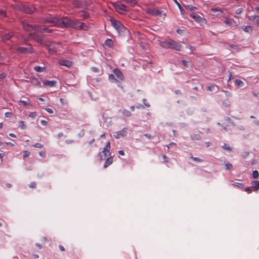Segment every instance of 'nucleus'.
<instances>
[{
	"label": "nucleus",
	"mask_w": 259,
	"mask_h": 259,
	"mask_svg": "<svg viewBox=\"0 0 259 259\" xmlns=\"http://www.w3.org/2000/svg\"><path fill=\"white\" fill-rule=\"evenodd\" d=\"M85 26L84 23L73 21L67 17H63L59 19V25L58 27L64 26L65 27H73L76 29H82Z\"/></svg>",
	"instance_id": "f257e3e1"
},
{
	"label": "nucleus",
	"mask_w": 259,
	"mask_h": 259,
	"mask_svg": "<svg viewBox=\"0 0 259 259\" xmlns=\"http://www.w3.org/2000/svg\"><path fill=\"white\" fill-rule=\"evenodd\" d=\"M161 45L165 49H171L177 51H180L181 48L180 43L171 39L162 42Z\"/></svg>",
	"instance_id": "f03ea898"
},
{
	"label": "nucleus",
	"mask_w": 259,
	"mask_h": 259,
	"mask_svg": "<svg viewBox=\"0 0 259 259\" xmlns=\"http://www.w3.org/2000/svg\"><path fill=\"white\" fill-rule=\"evenodd\" d=\"M110 143L109 142L106 144L103 150L99 153L98 157L100 160H104L108 156L110 155Z\"/></svg>",
	"instance_id": "7ed1b4c3"
},
{
	"label": "nucleus",
	"mask_w": 259,
	"mask_h": 259,
	"mask_svg": "<svg viewBox=\"0 0 259 259\" xmlns=\"http://www.w3.org/2000/svg\"><path fill=\"white\" fill-rule=\"evenodd\" d=\"M21 24L23 26V28L24 30L26 31H37V30L39 28H41V25H31V24H29L24 21H22Z\"/></svg>",
	"instance_id": "20e7f679"
},
{
	"label": "nucleus",
	"mask_w": 259,
	"mask_h": 259,
	"mask_svg": "<svg viewBox=\"0 0 259 259\" xmlns=\"http://www.w3.org/2000/svg\"><path fill=\"white\" fill-rule=\"evenodd\" d=\"M19 10L25 13L32 14L36 10V8L33 6L21 5L19 6Z\"/></svg>",
	"instance_id": "39448f33"
},
{
	"label": "nucleus",
	"mask_w": 259,
	"mask_h": 259,
	"mask_svg": "<svg viewBox=\"0 0 259 259\" xmlns=\"http://www.w3.org/2000/svg\"><path fill=\"white\" fill-rule=\"evenodd\" d=\"M43 22L53 24V26L59 25V19L56 17H48L43 19Z\"/></svg>",
	"instance_id": "423d86ee"
},
{
	"label": "nucleus",
	"mask_w": 259,
	"mask_h": 259,
	"mask_svg": "<svg viewBox=\"0 0 259 259\" xmlns=\"http://www.w3.org/2000/svg\"><path fill=\"white\" fill-rule=\"evenodd\" d=\"M111 22L113 27L118 31H123L125 30V28L119 21L115 19H111Z\"/></svg>",
	"instance_id": "0eeeda50"
},
{
	"label": "nucleus",
	"mask_w": 259,
	"mask_h": 259,
	"mask_svg": "<svg viewBox=\"0 0 259 259\" xmlns=\"http://www.w3.org/2000/svg\"><path fill=\"white\" fill-rule=\"evenodd\" d=\"M18 53L20 54H27L28 53H31L33 52V48L31 45H29V48L25 47H18L17 49Z\"/></svg>",
	"instance_id": "6e6552de"
},
{
	"label": "nucleus",
	"mask_w": 259,
	"mask_h": 259,
	"mask_svg": "<svg viewBox=\"0 0 259 259\" xmlns=\"http://www.w3.org/2000/svg\"><path fill=\"white\" fill-rule=\"evenodd\" d=\"M127 135V128H123L122 130L117 132L114 135L116 139H119L121 137H125Z\"/></svg>",
	"instance_id": "1a4fd4ad"
},
{
	"label": "nucleus",
	"mask_w": 259,
	"mask_h": 259,
	"mask_svg": "<svg viewBox=\"0 0 259 259\" xmlns=\"http://www.w3.org/2000/svg\"><path fill=\"white\" fill-rule=\"evenodd\" d=\"M147 13L153 16H158L161 14V12L157 8H148L147 9Z\"/></svg>",
	"instance_id": "9d476101"
},
{
	"label": "nucleus",
	"mask_w": 259,
	"mask_h": 259,
	"mask_svg": "<svg viewBox=\"0 0 259 259\" xmlns=\"http://www.w3.org/2000/svg\"><path fill=\"white\" fill-rule=\"evenodd\" d=\"M248 19L251 21L252 23L257 27H259V16L254 15L248 16Z\"/></svg>",
	"instance_id": "9b49d317"
},
{
	"label": "nucleus",
	"mask_w": 259,
	"mask_h": 259,
	"mask_svg": "<svg viewBox=\"0 0 259 259\" xmlns=\"http://www.w3.org/2000/svg\"><path fill=\"white\" fill-rule=\"evenodd\" d=\"M190 16L199 23H201L203 21H205V19L203 18L202 17L195 13H192L190 15Z\"/></svg>",
	"instance_id": "f8f14e48"
},
{
	"label": "nucleus",
	"mask_w": 259,
	"mask_h": 259,
	"mask_svg": "<svg viewBox=\"0 0 259 259\" xmlns=\"http://www.w3.org/2000/svg\"><path fill=\"white\" fill-rule=\"evenodd\" d=\"M35 40L36 41H37V42L42 44L47 47H50L52 45V44H51L52 42H51L50 41H45L44 40V39L41 37H40L39 35L36 37V38L35 39Z\"/></svg>",
	"instance_id": "ddd939ff"
},
{
	"label": "nucleus",
	"mask_w": 259,
	"mask_h": 259,
	"mask_svg": "<svg viewBox=\"0 0 259 259\" xmlns=\"http://www.w3.org/2000/svg\"><path fill=\"white\" fill-rule=\"evenodd\" d=\"M115 8L117 11L120 14L126 11V7L122 4H116Z\"/></svg>",
	"instance_id": "4468645a"
},
{
	"label": "nucleus",
	"mask_w": 259,
	"mask_h": 259,
	"mask_svg": "<svg viewBox=\"0 0 259 259\" xmlns=\"http://www.w3.org/2000/svg\"><path fill=\"white\" fill-rule=\"evenodd\" d=\"M59 64L60 65L65 66L68 68H70L72 66V61L67 60H61L59 61Z\"/></svg>",
	"instance_id": "2eb2a0df"
},
{
	"label": "nucleus",
	"mask_w": 259,
	"mask_h": 259,
	"mask_svg": "<svg viewBox=\"0 0 259 259\" xmlns=\"http://www.w3.org/2000/svg\"><path fill=\"white\" fill-rule=\"evenodd\" d=\"M113 72L115 75L121 80L124 79V76L122 72L118 68H115L113 70Z\"/></svg>",
	"instance_id": "dca6fc26"
},
{
	"label": "nucleus",
	"mask_w": 259,
	"mask_h": 259,
	"mask_svg": "<svg viewBox=\"0 0 259 259\" xmlns=\"http://www.w3.org/2000/svg\"><path fill=\"white\" fill-rule=\"evenodd\" d=\"M37 31L40 33H44V32H47V33H52L53 32V30L49 29L48 27H47L45 25H41V28H39Z\"/></svg>",
	"instance_id": "f3484780"
},
{
	"label": "nucleus",
	"mask_w": 259,
	"mask_h": 259,
	"mask_svg": "<svg viewBox=\"0 0 259 259\" xmlns=\"http://www.w3.org/2000/svg\"><path fill=\"white\" fill-rule=\"evenodd\" d=\"M14 35V33L12 32H8L3 35L2 37V40L3 41H6L10 40Z\"/></svg>",
	"instance_id": "a211bd4d"
},
{
	"label": "nucleus",
	"mask_w": 259,
	"mask_h": 259,
	"mask_svg": "<svg viewBox=\"0 0 259 259\" xmlns=\"http://www.w3.org/2000/svg\"><path fill=\"white\" fill-rule=\"evenodd\" d=\"M224 22L228 25L230 26H236V22L235 21L231 18H227Z\"/></svg>",
	"instance_id": "6ab92c4d"
},
{
	"label": "nucleus",
	"mask_w": 259,
	"mask_h": 259,
	"mask_svg": "<svg viewBox=\"0 0 259 259\" xmlns=\"http://www.w3.org/2000/svg\"><path fill=\"white\" fill-rule=\"evenodd\" d=\"M252 188L253 189V190L255 191H257L259 189V181H253L251 183Z\"/></svg>",
	"instance_id": "aec40b11"
},
{
	"label": "nucleus",
	"mask_w": 259,
	"mask_h": 259,
	"mask_svg": "<svg viewBox=\"0 0 259 259\" xmlns=\"http://www.w3.org/2000/svg\"><path fill=\"white\" fill-rule=\"evenodd\" d=\"M113 162V157L110 156L106 160L104 165V167L106 168L108 166H109L110 164H111Z\"/></svg>",
	"instance_id": "412c9836"
},
{
	"label": "nucleus",
	"mask_w": 259,
	"mask_h": 259,
	"mask_svg": "<svg viewBox=\"0 0 259 259\" xmlns=\"http://www.w3.org/2000/svg\"><path fill=\"white\" fill-rule=\"evenodd\" d=\"M56 83V81H54V80L49 81L48 80H45L44 81V84L45 85H48L49 87H54Z\"/></svg>",
	"instance_id": "4be33fe9"
},
{
	"label": "nucleus",
	"mask_w": 259,
	"mask_h": 259,
	"mask_svg": "<svg viewBox=\"0 0 259 259\" xmlns=\"http://www.w3.org/2000/svg\"><path fill=\"white\" fill-rule=\"evenodd\" d=\"M242 29L247 33H251L253 31V28L251 26H242Z\"/></svg>",
	"instance_id": "5701e85b"
},
{
	"label": "nucleus",
	"mask_w": 259,
	"mask_h": 259,
	"mask_svg": "<svg viewBox=\"0 0 259 259\" xmlns=\"http://www.w3.org/2000/svg\"><path fill=\"white\" fill-rule=\"evenodd\" d=\"M222 148L224 150H226L228 152H231L233 150V148L232 147H231L229 144H226V143H225L222 146Z\"/></svg>",
	"instance_id": "b1692460"
},
{
	"label": "nucleus",
	"mask_w": 259,
	"mask_h": 259,
	"mask_svg": "<svg viewBox=\"0 0 259 259\" xmlns=\"http://www.w3.org/2000/svg\"><path fill=\"white\" fill-rule=\"evenodd\" d=\"M105 44L106 46L111 48L114 45L113 41L111 39H107L105 42Z\"/></svg>",
	"instance_id": "393cba45"
},
{
	"label": "nucleus",
	"mask_w": 259,
	"mask_h": 259,
	"mask_svg": "<svg viewBox=\"0 0 259 259\" xmlns=\"http://www.w3.org/2000/svg\"><path fill=\"white\" fill-rule=\"evenodd\" d=\"M31 83L34 85H40V82L38 80L37 78L35 77H31L30 78Z\"/></svg>",
	"instance_id": "a878e982"
},
{
	"label": "nucleus",
	"mask_w": 259,
	"mask_h": 259,
	"mask_svg": "<svg viewBox=\"0 0 259 259\" xmlns=\"http://www.w3.org/2000/svg\"><path fill=\"white\" fill-rule=\"evenodd\" d=\"M34 69L36 72H42L44 70H45L46 68H45V67H40V66H35L34 68Z\"/></svg>",
	"instance_id": "bb28decb"
},
{
	"label": "nucleus",
	"mask_w": 259,
	"mask_h": 259,
	"mask_svg": "<svg viewBox=\"0 0 259 259\" xmlns=\"http://www.w3.org/2000/svg\"><path fill=\"white\" fill-rule=\"evenodd\" d=\"M38 35L36 32L30 33L28 34V36L33 39H35Z\"/></svg>",
	"instance_id": "cd10ccee"
},
{
	"label": "nucleus",
	"mask_w": 259,
	"mask_h": 259,
	"mask_svg": "<svg viewBox=\"0 0 259 259\" xmlns=\"http://www.w3.org/2000/svg\"><path fill=\"white\" fill-rule=\"evenodd\" d=\"M122 114L126 116V117H129L131 115V112L130 111L128 110H126V109H124L123 111H122Z\"/></svg>",
	"instance_id": "c85d7f7f"
},
{
	"label": "nucleus",
	"mask_w": 259,
	"mask_h": 259,
	"mask_svg": "<svg viewBox=\"0 0 259 259\" xmlns=\"http://www.w3.org/2000/svg\"><path fill=\"white\" fill-rule=\"evenodd\" d=\"M252 177L254 179H256L258 177V172L257 170H254L252 172Z\"/></svg>",
	"instance_id": "c756f323"
},
{
	"label": "nucleus",
	"mask_w": 259,
	"mask_h": 259,
	"mask_svg": "<svg viewBox=\"0 0 259 259\" xmlns=\"http://www.w3.org/2000/svg\"><path fill=\"white\" fill-rule=\"evenodd\" d=\"M225 167L226 169L230 170L233 168V165L231 163L228 162L225 164Z\"/></svg>",
	"instance_id": "7c9ffc66"
},
{
	"label": "nucleus",
	"mask_w": 259,
	"mask_h": 259,
	"mask_svg": "<svg viewBox=\"0 0 259 259\" xmlns=\"http://www.w3.org/2000/svg\"><path fill=\"white\" fill-rule=\"evenodd\" d=\"M109 79L112 82L116 81L117 79L115 78L114 75L112 74H111L109 75Z\"/></svg>",
	"instance_id": "2f4dec72"
},
{
	"label": "nucleus",
	"mask_w": 259,
	"mask_h": 259,
	"mask_svg": "<svg viewBox=\"0 0 259 259\" xmlns=\"http://www.w3.org/2000/svg\"><path fill=\"white\" fill-rule=\"evenodd\" d=\"M48 52L51 54H55L56 53V50H55V48H48Z\"/></svg>",
	"instance_id": "473e14b6"
},
{
	"label": "nucleus",
	"mask_w": 259,
	"mask_h": 259,
	"mask_svg": "<svg viewBox=\"0 0 259 259\" xmlns=\"http://www.w3.org/2000/svg\"><path fill=\"white\" fill-rule=\"evenodd\" d=\"M190 158L193 159L194 161H196L199 162H202L203 161V159L200 158H198V157H195L191 156L190 157Z\"/></svg>",
	"instance_id": "72a5a7b5"
},
{
	"label": "nucleus",
	"mask_w": 259,
	"mask_h": 259,
	"mask_svg": "<svg viewBox=\"0 0 259 259\" xmlns=\"http://www.w3.org/2000/svg\"><path fill=\"white\" fill-rule=\"evenodd\" d=\"M124 1L127 3L130 4H136L137 3V0H124Z\"/></svg>",
	"instance_id": "f704fd0d"
},
{
	"label": "nucleus",
	"mask_w": 259,
	"mask_h": 259,
	"mask_svg": "<svg viewBox=\"0 0 259 259\" xmlns=\"http://www.w3.org/2000/svg\"><path fill=\"white\" fill-rule=\"evenodd\" d=\"M19 102L21 103L24 106H26L30 104V101L28 99L27 100V101L20 100Z\"/></svg>",
	"instance_id": "c9c22d12"
},
{
	"label": "nucleus",
	"mask_w": 259,
	"mask_h": 259,
	"mask_svg": "<svg viewBox=\"0 0 259 259\" xmlns=\"http://www.w3.org/2000/svg\"><path fill=\"white\" fill-rule=\"evenodd\" d=\"M19 126L22 128V129H25L26 128V126L25 124V122L24 121H21L20 122V125H19Z\"/></svg>",
	"instance_id": "e433bc0d"
},
{
	"label": "nucleus",
	"mask_w": 259,
	"mask_h": 259,
	"mask_svg": "<svg viewBox=\"0 0 259 259\" xmlns=\"http://www.w3.org/2000/svg\"><path fill=\"white\" fill-rule=\"evenodd\" d=\"M223 105L226 107H229L230 106V102L228 99L225 100L223 102Z\"/></svg>",
	"instance_id": "4c0bfd02"
},
{
	"label": "nucleus",
	"mask_w": 259,
	"mask_h": 259,
	"mask_svg": "<svg viewBox=\"0 0 259 259\" xmlns=\"http://www.w3.org/2000/svg\"><path fill=\"white\" fill-rule=\"evenodd\" d=\"M5 115V117L7 118H11L12 116H14V114L12 112H6Z\"/></svg>",
	"instance_id": "58836bf2"
},
{
	"label": "nucleus",
	"mask_w": 259,
	"mask_h": 259,
	"mask_svg": "<svg viewBox=\"0 0 259 259\" xmlns=\"http://www.w3.org/2000/svg\"><path fill=\"white\" fill-rule=\"evenodd\" d=\"M234 185L239 188H242L244 187V184L241 183H236Z\"/></svg>",
	"instance_id": "ea45409f"
},
{
	"label": "nucleus",
	"mask_w": 259,
	"mask_h": 259,
	"mask_svg": "<svg viewBox=\"0 0 259 259\" xmlns=\"http://www.w3.org/2000/svg\"><path fill=\"white\" fill-rule=\"evenodd\" d=\"M81 17H83V18L86 19L88 18L89 16V14L88 12H83L82 13V14L81 15Z\"/></svg>",
	"instance_id": "a19ab883"
},
{
	"label": "nucleus",
	"mask_w": 259,
	"mask_h": 259,
	"mask_svg": "<svg viewBox=\"0 0 259 259\" xmlns=\"http://www.w3.org/2000/svg\"><path fill=\"white\" fill-rule=\"evenodd\" d=\"M235 83L236 85H238V87L240 86L243 84V82L240 79H236L235 80Z\"/></svg>",
	"instance_id": "79ce46f5"
},
{
	"label": "nucleus",
	"mask_w": 259,
	"mask_h": 259,
	"mask_svg": "<svg viewBox=\"0 0 259 259\" xmlns=\"http://www.w3.org/2000/svg\"><path fill=\"white\" fill-rule=\"evenodd\" d=\"M36 183L34 182H32L29 184V187L31 188H36Z\"/></svg>",
	"instance_id": "37998d69"
},
{
	"label": "nucleus",
	"mask_w": 259,
	"mask_h": 259,
	"mask_svg": "<svg viewBox=\"0 0 259 259\" xmlns=\"http://www.w3.org/2000/svg\"><path fill=\"white\" fill-rule=\"evenodd\" d=\"M33 147L35 148H41L43 147V145L40 143H36L33 145Z\"/></svg>",
	"instance_id": "c03bdc74"
},
{
	"label": "nucleus",
	"mask_w": 259,
	"mask_h": 259,
	"mask_svg": "<svg viewBox=\"0 0 259 259\" xmlns=\"http://www.w3.org/2000/svg\"><path fill=\"white\" fill-rule=\"evenodd\" d=\"M176 3L177 4L179 9L180 10L181 12L182 13L184 11V10L182 8V7H181V5L176 1V0H175Z\"/></svg>",
	"instance_id": "a18cd8bd"
},
{
	"label": "nucleus",
	"mask_w": 259,
	"mask_h": 259,
	"mask_svg": "<svg viewBox=\"0 0 259 259\" xmlns=\"http://www.w3.org/2000/svg\"><path fill=\"white\" fill-rule=\"evenodd\" d=\"M30 155V152L28 151H24L23 152V157H27Z\"/></svg>",
	"instance_id": "49530a36"
},
{
	"label": "nucleus",
	"mask_w": 259,
	"mask_h": 259,
	"mask_svg": "<svg viewBox=\"0 0 259 259\" xmlns=\"http://www.w3.org/2000/svg\"><path fill=\"white\" fill-rule=\"evenodd\" d=\"M242 11H243V9L241 8H240L237 9L236 10L235 13L237 14H240L242 12Z\"/></svg>",
	"instance_id": "de8ad7c7"
},
{
	"label": "nucleus",
	"mask_w": 259,
	"mask_h": 259,
	"mask_svg": "<svg viewBox=\"0 0 259 259\" xmlns=\"http://www.w3.org/2000/svg\"><path fill=\"white\" fill-rule=\"evenodd\" d=\"M147 138L149 139H152L154 136L153 135H152L151 134H145L144 135Z\"/></svg>",
	"instance_id": "09e8293b"
},
{
	"label": "nucleus",
	"mask_w": 259,
	"mask_h": 259,
	"mask_svg": "<svg viewBox=\"0 0 259 259\" xmlns=\"http://www.w3.org/2000/svg\"><path fill=\"white\" fill-rule=\"evenodd\" d=\"M0 16H6V12L5 10L0 9Z\"/></svg>",
	"instance_id": "8fccbe9b"
},
{
	"label": "nucleus",
	"mask_w": 259,
	"mask_h": 259,
	"mask_svg": "<svg viewBox=\"0 0 259 259\" xmlns=\"http://www.w3.org/2000/svg\"><path fill=\"white\" fill-rule=\"evenodd\" d=\"M6 77V74L5 73L0 74V80L5 79Z\"/></svg>",
	"instance_id": "3c124183"
},
{
	"label": "nucleus",
	"mask_w": 259,
	"mask_h": 259,
	"mask_svg": "<svg viewBox=\"0 0 259 259\" xmlns=\"http://www.w3.org/2000/svg\"><path fill=\"white\" fill-rule=\"evenodd\" d=\"M245 191L247 192L248 193H250L252 192V190L250 187H247L245 188Z\"/></svg>",
	"instance_id": "603ef678"
},
{
	"label": "nucleus",
	"mask_w": 259,
	"mask_h": 259,
	"mask_svg": "<svg viewBox=\"0 0 259 259\" xmlns=\"http://www.w3.org/2000/svg\"><path fill=\"white\" fill-rule=\"evenodd\" d=\"M181 62H182V64L185 66V67H187L188 66V64H187V63L188 62L185 60H182L181 61Z\"/></svg>",
	"instance_id": "864d4df0"
},
{
	"label": "nucleus",
	"mask_w": 259,
	"mask_h": 259,
	"mask_svg": "<svg viewBox=\"0 0 259 259\" xmlns=\"http://www.w3.org/2000/svg\"><path fill=\"white\" fill-rule=\"evenodd\" d=\"M163 157V160H164V162H169V160L168 159V158L165 155H163L162 156Z\"/></svg>",
	"instance_id": "5fc2aeb1"
},
{
	"label": "nucleus",
	"mask_w": 259,
	"mask_h": 259,
	"mask_svg": "<svg viewBox=\"0 0 259 259\" xmlns=\"http://www.w3.org/2000/svg\"><path fill=\"white\" fill-rule=\"evenodd\" d=\"M46 110L49 113H53V111L52 110V109L51 108H46Z\"/></svg>",
	"instance_id": "6e6d98bb"
},
{
	"label": "nucleus",
	"mask_w": 259,
	"mask_h": 259,
	"mask_svg": "<svg viewBox=\"0 0 259 259\" xmlns=\"http://www.w3.org/2000/svg\"><path fill=\"white\" fill-rule=\"evenodd\" d=\"M183 31H184V30H183L181 29H180V28H178V29L177 30V32L178 33L180 34H181L183 33Z\"/></svg>",
	"instance_id": "4d7b16f0"
},
{
	"label": "nucleus",
	"mask_w": 259,
	"mask_h": 259,
	"mask_svg": "<svg viewBox=\"0 0 259 259\" xmlns=\"http://www.w3.org/2000/svg\"><path fill=\"white\" fill-rule=\"evenodd\" d=\"M60 100L62 105H64L67 103L65 101V99H64L63 98H61Z\"/></svg>",
	"instance_id": "13d9d810"
},
{
	"label": "nucleus",
	"mask_w": 259,
	"mask_h": 259,
	"mask_svg": "<svg viewBox=\"0 0 259 259\" xmlns=\"http://www.w3.org/2000/svg\"><path fill=\"white\" fill-rule=\"evenodd\" d=\"M59 248L62 251H64L65 250V248L61 245L59 246Z\"/></svg>",
	"instance_id": "bf43d9fd"
},
{
	"label": "nucleus",
	"mask_w": 259,
	"mask_h": 259,
	"mask_svg": "<svg viewBox=\"0 0 259 259\" xmlns=\"http://www.w3.org/2000/svg\"><path fill=\"white\" fill-rule=\"evenodd\" d=\"M36 115V112H32L29 114V116L34 117Z\"/></svg>",
	"instance_id": "052dcab7"
},
{
	"label": "nucleus",
	"mask_w": 259,
	"mask_h": 259,
	"mask_svg": "<svg viewBox=\"0 0 259 259\" xmlns=\"http://www.w3.org/2000/svg\"><path fill=\"white\" fill-rule=\"evenodd\" d=\"M214 87V85H211L207 87V89L208 91H211L212 89Z\"/></svg>",
	"instance_id": "680f3d73"
},
{
	"label": "nucleus",
	"mask_w": 259,
	"mask_h": 259,
	"mask_svg": "<svg viewBox=\"0 0 259 259\" xmlns=\"http://www.w3.org/2000/svg\"><path fill=\"white\" fill-rule=\"evenodd\" d=\"M118 153H119V155H120L121 156L124 155V152L123 150H119L118 151Z\"/></svg>",
	"instance_id": "e2e57ef3"
},
{
	"label": "nucleus",
	"mask_w": 259,
	"mask_h": 259,
	"mask_svg": "<svg viewBox=\"0 0 259 259\" xmlns=\"http://www.w3.org/2000/svg\"><path fill=\"white\" fill-rule=\"evenodd\" d=\"M187 8H188L189 9L191 10H194L196 9V7H194L193 6H187Z\"/></svg>",
	"instance_id": "0e129e2a"
},
{
	"label": "nucleus",
	"mask_w": 259,
	"mask_h": 259,
	"mask_svg": "<svg viewBox=\"0 0 259 259\" xmlns=\"http://www.w3.org/2000/svg\"><path fill=\"white\" fill-rule=\"evenodd\" d=\"M39 155L42 156V157H44L45 155V151H40L39 152Z\"/></svg>",
	"instance_id": "69168bd1"
},
{
	"label": "nucleus",
	"mask_w": 259,
	"mask_h": 259,
	"mask_svg": "<svg viewBox=\"0 0 259 259\" xmlns=\"http://www.w3.org/2000/svg\"><path fill=\"white\" fill-rule=\"evenodd\" d=\"M41 123L44 125H46L47 124V121L46 120H41Z\"/></svg>",
	"instance_id": "338daca9"
},
{
	"label": "nucleus",
	"mask_w": 259,
	"mask_h": 259,
	"mask_svg": "<svg viewBox=\"0 0 259 259\" xmlns=\"http://www.w3.org/2000/svg\"><path fill=\"white\" fill-rule=\"evenodd\" d=\"M92 70L94 72H98V69L96 67H93L92 68Z\"/></svg>",
	"instance_id": "774afa93"
}]
</instances>
